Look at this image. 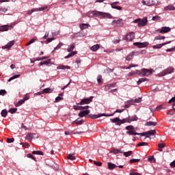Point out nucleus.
I'll return each instance as SVG.
<instances>
[{
    "mask_svg": "<svg viewBox=\"0 0 175 175\" xmlns=\"http://www.w3.org/2000/svg\"><path fill=\"white\" fill-rule=\"evenodd\" d=\"M6 94V90H0V95H5Z\"/></svg>",
    "mask_w": 175,
    "mask_h": 175,
    "instance_id": "nucleus-63",
    "label": "nucleus"
},
{
    "mask_svg": "<svg viewBox=\"0 0 175 175\" xmlns=\"http://www.w3.org/2000/svg\"><path fill=\"white\" fill-rule=\"evenodd\" d=\"M147 132H148V136H152L154 135H157V131L155 130H150Z\"/></svg>",
    "mask_w": 175,
    "mask_h": 175,
    "instance_id": "nucleus-30",
    "label": "nucleus"
},
{
    "mask_svg": "<svg viewBox=\"0 0 175 175\" xmlns=\"http://www.w3.org/2000/svg\"><path fill=\"white\" fill-rule=\"evenodd\" d=\"M111 116H114V113L107 115L106 113H99L97 115H89L90 118H92V120H95L96 118H100V117H111Z\"/></svg>",
    "mask_w": 175,
    "mask_h": 175,
    "instance_id": "nucleus-8",
    "label": "nucleus"
},
{
    "mask_svg": "<svg viewBox=\"0 0 175 175\" xmlns=\"http://www.w3.org/2000/svg\"><path fill=\"white\" fill-rule=\"evenodd\" d=\"M164 10H175L174 5H167L165 8H164Z\"/></svg>",
    "mask_w": 175,
    "mask_h": 175,
    "instance_id": "nucleus-29",
    "label": "nucleus"
},
{
    "mask_svg": "<svg viewBox=\"0 0 175 175\" xmlns=\"http://www.w3.org/2000/svg\"><path fill=\"white\" fill-rule=\"evenodd\" d=\"M9 28H10V25H5L0 26V32H5L6 31H9Z\"/></svg>",
    "mask_w": 175,
    "mask_h": 175,
    "instance_id": "nucleus-16",
    "label": "nucleus"
},
{
    "mask_svg": "<svg viewBox=\"0 0 175 175\" xmlns=\"http://www.w3.org/2000/svg\"><path fill=\"white\" fill-rule=\"evenodd\" d=\"M73 50H75V44H71L70 46L67 49L68 53H72Z\"/></svg>",
    "mask_w": 175,
    "mask_h": 175,
    "instance_id": "nucleus-36",
    "label": "nucleus"
},
{
    "mask_svg": "<svg viewBox=\"0 0 175 175\" xmlns=\"http://www.w3.org/2000/svg\"><path fill=\"white\" fill-rule=\"evenodd\" d=\"M129 120L130 121V123L132 122V121H137L138 118L136 115H134L133 116H129Z\"/></svg>",
    "mask_w": 175,
    "mask_h": 175,
    "instance_id": "nucleus-25",
    "label": "nucleus"
},
{
    "mask_svg": "<svg viewBox=\"0 0 175 175\" xmlns=\"http://www.w3.org/2000/svg\"><path fill=\"white\" fill-rule=\"evenodd\" d=\"M61 96H63L62 94H60L59 96L55 98V102H56V103L64 99V98H62Z\"/></svg>",
    "mask_w": 175,
    "mask_h": 175,
    "instance_id": "nucleus-39",
    "label": "nucleus"
},
{
    "mask_svg": "<svg viewBox=\"0 0 175 175\" xmlns=\"http://www.w3.org/2000/svg\"><path fill=\"white\" fill-rule=\"evenodd\" d=\"M111 122L113 124H116V125L120 126L122 124H125V122H128L129 124H131V120H129V118H126L124 119H120V118H115L113 119H110Z\"/></svg>",
    "mask_w": 175,
    "mask_h": 175,
    "instance_id": "nucleus-3",
    "label": "nucleus"
},
{
    "mask_svg": "<svg viewBox=\"0 0 175 175\" xmlns=\"http://www.w3.org/2000/svg\"><path fill=\"white\" fill-rule=\"evenodd\" d=\"M112 152L113 154H122V152L120 151L118 149H113Z\"/></svg>",
    "mask_w": 175,
    "mask_h": 175,
    "instance_id": "nucleus-54",
    "label": "nucleus"
},
{
    "mask_svg": "<svg viewBox=\"0 0 175 175\" xmlns=\"http://www.w3.org/2000/svg\"><path fill=\"white\" fill-rule=\"evenodd\" d=\"M57 69H62V70H65V69H70V66H60L57 67Z\"/></svg>",
    "mask_w": 175,
    "mask_h": 175,
    "instance_id": "nucleus-34",
    "label": "nucleus"
},
{
    "mask_svg": "<svg viewBox=\"0 0 175 175\" xmlns=\"http://www.w3.org/2000/svg\"><path fill=\"white\" fill-rule=\"evenodd\" d=\"M64 46V44L62 42H59L57 46L54 49L53 51H55V50H59V49H61Z\"/></svg>",
    "mask_w": 175,
    "mask_h": 175,
    "instance_id": "nucleus-45",
    "label": "nucleus"
},
{
    "mask_svg": "<svg viewBox=\"0 0 175 175\" xmlns=\"http://www.w3.org/2000/svg\"><path fill=\"white\" fill-rule=\"evenodd\" d=\"M34 155H44L43 152L39 150H34L32 152Z\"/></svg>",
    "mask_w": 175,
    "mask_h": 175,
    "instance_id": "nucleus-37",
    "label": "nucleus"
},
{
    "mask_svg": "<svg viewBox=\"0 0 175 175\" xmlns=\"http://www.w3.org/2000/svg\"><path fill=\"white\" fill-rule=\"evenodd\" d=\"M126 135H129L130 136H146V137H150V135L148 134V131L144 133H136V129L132 125L126 126L125 127Z\"/></svg>",
    "mask_w": 175,
    "mask_h": 175,
    "instance_id": "nucleus-1",
    "label": "nucleus"
},
{
    "mask_svg": "<svg viewBox=\"0 0 175 175\" xmlns=\"http://www.w3.org/2000/svg\"><path fill=\"white\" fill-rule=\"evenodd\" d=\"M138 162H140V159H133L130 160V163H137Z\"/></svg>",
    "mask_w": 175,
    "mask_h": 175,
    "instance_id": "nucleus-48",
    "label": "nucleus"
},
{
    "mask_svg": "<svg viewBox=\"0 0 175 175\" xmlns=\"http://www.w3.org/2000/svg\"><path fill=\"white\" fill-rule=\"evenodd\" d=\"M130 175H142V174L139 173V172H132V170L130 171Z\"/></svg>",
    "mask_w": 175,
    "mask_h": 175,
    "instance_id": "nucleus-59",
    "label": "nucleus"
},
{
    "mask_svg": "<svg viewBox=\"0 0 175 175\" xmlns=\"http://www.w3.org/2000/svg\"><path fill=\"white\" fill-rule=\"evenodd\" d=\"M142 3H143V5H146V6H155L158 5L159 2H158V0H148V1L143 0L142 1Z\"/></svg>",
    "mask_w": 175,
    "mask_h": 175,
    "instance_id": "nucleus-6",
    "label": "nucleus"
},
{
    "mask_svg": "<svg viewBox=\"0 0 175 175\" xmlns=\"http://www.w3.org/2000/svg\"><path fill=\"white\" fill-rule=\"evenodd\" d=\"M170 166H171V167H175V160L170 163Z\"/></svg>",
    "mask_w": 175,
    "mask_h": 175,
    "instance_id": "nucleus-64",
    "label": "nucleus"
},
{
    "mask_svg": "<svg viewBox=\"0 0 175 175\" xmlns=\"http://www.w3.org/2000/svg\"><path fill=\"white\" fill-rule=\"evenodd\" d=\"M81 29H87L88 27H90V25L88 23H82L79 25Z\"/></svg>",
    "mask_w": 175,
    "mask_h": 175,
    "instance_id": "nucleus-24",
    "label": "nucleus"
},
{
    "mask_svg": "<svg viewBox=\"0 0 175 175\" xmlns=\"http://www.w3.org/2000/svg\"><path fill=\"white\" fill-rule=\"evenodd\" d=\"M137 66H139L138 64H131L129 67L126 68V69H131V68H136Z\"/></svg>",
    "mask_w": 175,
    "mask_h": 175,
    "instance_id": "nucleus-56",
    "label": "nucleus"
},
{
    "mask_svg": "<svg viewBox=\"0 0 175 175\" xmlns=\"http://www.w3.org/2000/svg\"><path fill=\"white\" fill-rule=\"evenodd\" d=\"M28 99H29V95L25 94V96L23 100H24V102H25V100H28Z\"/></svg>",
    "mask_w": 175,
    "mask_h": 175,
    "instance_id": "nucleus-62",
    "label": "nucleus"
},
{
    "mask_svg": "<svg viewBox=\"0 0 175 175\" xmlns=\"http://www.w3.org/2000/svg\"><path fill=\"white\" fill-rule=\"evenodd\" d=\"M148 42H134L133 46H137L139 49H143V47H147L148 46Z\"/></svg>",
    "mask_w": 175,
    "mask_h": 175,
    "instance_id": "nucleus-11",
    "label": "nucleus"
},
{
    "mask_svg": "<svg viewBox=\"0 0 175 175\" xmlns=\"http://www.w3.org/2000/svg\"><path fill=\"white\" fill-rule=\"evenodd\" d=\"M14 44V40L10 41L6 45L2 46V49H10V47H12V46H13Z\"/></svg>",
    "mask_w": 175,
    "mask_h": 175,
    "instance_id": "nucleus-17",
    "label": "nucleus"
},
{
    "mask_svg": "<svg viewBox=\"0 0 175 175\" xmlns=\"http://www.w3.org/2000/svg\"><path fill=\"white\" fill-rule=\"evenodd\" d=\"M122 21V18H119L118 20L113 21L111 23V25H114L116 24H120Z\"/></svg>",
    "mask_w": 175,
    "mask_h": 175,
    "instance_id": "nucleus-35",
    "label": "nucleus"
},
{
    "mask_svg": "<svg viewBox=\"0 0 175 175\" xmlns=\"http://www.w3.org/2000/svg\"><path fill=\"white\" fill-rule=\"evenodd\" d=\"M111 89V87H110L109 84L105 85V91H110Z\"/></svg>",
    "mask_w": 175,
    "mask_h": 175,
    "instance_id": "nucleus-60",
    "label": "nucleus"
},
{
    "mask_svg": "<svg viewBox=\"0 0 175 175\" xmlns=\"http://www.w3.org/2000/svg\"><path fill=\"white\" fill-rule=\"evenodd\" d=\"M87 109H90V106H79V110H87Z\"/></svg>",
    "mask_w": 175,
    "mask_h": 175,
    "instance_id": "nucleus-51",
    "label": "nucleus"
},
{
    "mask_svg": "<svg viewBox=\"0 0 175 175\" xmlns=\"http://www.w3.org/2000/svg\"><path fill=\"white\" fill-rule=\"evenodd\" d=\"M21 144H22V146H23V147H25V148H29V147H30V145H29V144H28V143H21Z\"/></svg>",
    "mask_w": 175,
    "mask_h": 175,
    "instance_id": "nucleus-61",
    "label": "nucleus"
},
{
    "mask_svg": "<svg viewBox=\"0 0 175 175\" xmlns=\"http://www.w3.org/2000/svg\"><path fill=\"white\" fill-rule=\"evenodd\" d=\"M27 158H31V159L35 161V162L37 161L36 158H35V157H33V155H32V154H31V153L27 154Z\"/></svg>",
    "mask_w": 175,
    "mask_h": 175,
    "instance_id": "nucleus-47",
    "label": "nucleus"
},
{
    "mask_svg": "<svg viewBox=\"0 0 175 175\" xmlns=\"http://www.w3.org/2000/svg\"><path fill=\"white\" fill-rule=\"evenodd\" d=\"M166 37L163 36H158L154 38V40H163L165 39Z\"/></svg>",
    "mask_w": 175,
    "mask_h": 175,
    "instance_id": "nucleus-33",
    "label": "nucleus"
},
{
    "mask_svg": "<svg viewBox=\"0 0 175 175\" xmlns=\"http://www.w3.org/2000/svg\"><path fill=\"white\" fill-rule=\"evenodd\" d=\"M90 113V109H86L85 111H81L79 113L78 116L79 117L83 118L84 116H88Z\"/></svg>",
    "mask_w": 175,
    "mask_h": 175,
    "instance_id": "nucleus-15",
    "label": "nucleus"
},
{
    "mask_svg": "<svg viewBox=\"0 0 175 175\" xmlns=\"http://www.w3.org/2000/svg\"><path fill=\"white\" fill-rule=\"evenodd\" d=\"M94 99V96H90L89 98H85L81 100L79 103L77 105H80V106L83 105H90L91 102H92V100Z\"/></svg>",
    "mask_w": 175,
    "mask_h": 175,
    "instance_id": "nucleus-9",
    "label": "nucleus"
},
{
    "mask_svg": "<svg viewBox=\"0 0 175 175\" xmlns=\"http://www.w3.org/2000/svg\"><path fill=\"white\" fill-rule=\"evenodd\" d=\"M14 142V138H8L7 143H13Z\"/></svg>",
    "mask_w": 175,
    "mask_h": 175,
    "instance_id": "nucleus-57",
    "label": "nucleus"
},
{
    "mask_svg": "<svg viewBox=\"0 0 175 175\" xmlns=\"http://www.w3.org/2000/svg\"><path fill=\"white\" fill-rule=\"evenodd\" d=\"M100 47V46L97 44L92 46L90 48V50H92V51H98V50H99Z\"/></svg>",
    "mask_w": 175,
    "mask_h": 175,
    "instance_id": "nucleus-19",
    "label": "nucleus"
},
{
    "mask_svg": "<svg viewBox=\"0 0 175 175\" xmlns=\"http://www.w3.org/2000/svg\"><path fill=\"white\" fill-rule=\"evenodd\" d=\"M51 92H53V90L51 88H45L41 92V94H50Z\"/></svg>",
    "mask_w": 175,
    "mask_h": 175,
    "instance_id": "nucleus-22",
    "label": "nucleus"
},
{
    "mask_svg": "<svg viewBox=\"0 0 175 175\" xmlns=\"http://www.w3.org/2000/svg\"><path fill=\"white\" fill-rule=\"evenodd\" d=\"M8 111L11 114H14V113H16V111H17V108H11V109H9Z\"/></svg>",
    "mask_w": 175,
    "mask_h": 175,
    "instance_id": "nucleus-50",
    "label": "nucleus"
},
{
    "mask_svg": "<svg viewBox=\"0 0 175 175\" xmlns=\"http://www.w3.org/2000/svg\"><path fill=\"white\" fill-rule=\"evenodd\" d=\"M1 116H2V117H4V118H5V117L8 116V110H6V109H3V110L1 111Z\"/></svg>",
    "mask_w": 175,
    "mask_h": 175,
    "instance_id": "nucleus-38",
    "label": "nucleus"
},
{
    "mask_svg": "<svg viewBox=\"0 0 175 175\" xmlns=\"http://www.w3.org/2000/svg\"><path fill=\"white\" fill-rule=\"evenodd\" d=\"M49 7L45 6V7H41L40 8H34L32 9L31 10H29L27 12V14L30 15L32 14V13H33V12H47L49 10L48 9Z\"/></svg>",
    "mask_w": 175,
    "mask_h": 175,
    "instance_id": "nucleus-7",
    "label": "nucleus"
},
{
    "mask_svg": "<svg viewBox=\"0 0 175 175\" xmlns=\"http://www.w3.org/2000/svg\"><path fill=\"white\" fill-rule=\"evenodd\" d=\"M97 81L98 83H102V75H98L97 77Z\"/></svg>",
    "mask_w": 175,
    "mask_h": 175,
    "instance_id": "nucleus-58",
    "label": "nucleus"
},
{
    "mask_svg": "<svg viewBox=\"0 0 175 175\" xmlns=\"http://www.w3.org/2000/svg\"><path fill=\"white\" fill-rule=\"evenodd\" d=\"M86 15L88 17H102L103 18H113L111 14L99 11H90Z\"/></svg>",
    "mask_w": 175,
    "mask_h": 175,
    "instance_id": "nucleus-2",
    "label": "nucleus"
},
{
    "mask_svg": "<svg viewBox=\"0 0 175 175\" xmlns=\"http://www.w3.org/2000/svg\"><path fill=\"white\" fill-rule=\"evenodd\" d=\"M172 29L167 27H163L161 29H158L156 30V32H159V33H167V32H170Z\"/></svg>",
    "mask_w": 175,
    "mask_h": 175,
    "instance_id": "nucleus-10",
    "label": "nucleus"
},
{
    "mask_svg": "<svg viewBox=\"0 0 175 175\" xmlns=\"http://www.w3.org/2000/svg\"><path fill=\"white\" fill-rule=\"evenodd\" d=\"M148 146V143H147V142H140L137 144L138 147H143V146Z\"/></svg>",
    "mask_w": 175,
    "mask_h": 175,
    "instance_id": "nucleus-46",
    "label": "nucleus"
},
{
    "mask_svg": "<svg viewBox=\"0 0 175 175\" xmlns=\"http://www.w3.org/2000/svg\"><path fill=\"white\" fill-rule=\"evenodd\" d=\"M112 9H116L117 10H122V7L120 5H116L114 4H111Z\"/></svg>",
    "mask_w": 175,
    "mask_h": 175,
    "instance_id": "nucleus-28",
    "label": "nucleus"
},
{
    "mask_svg": "<svg viewBox=\"0 0 175 175\" xmlns=\"http://www.w3.org/2000/svg\"><path fill=\"white\" fill-rule=\"evenodd\" d=\"M18 77H20V75H14L12 76V77H10L9 79H8V82L10 83V81H12V80H14V79H18Z\"/></svg>",
    "mask_w": 175,
    "mask_h": 175,
    "instance_id": "nucleus-40",
    "label": "nucleus"
},
{
    "mask_svg": "<svg viewBox=\"0 0 175 175\" xmlns=\"http://www.w3.org/2000/svg\"><path fill=\"white\" fill-rule=\"evenodd\" d=\"M108 165V169H109V170H113L115 167H117V165H116V164H113L112 163L109 162L107 163Z\"/></svg>",
    "mask_w": 175,
    "mask_h": 175,
    "instance_id": "nucleus-21",
    "label": "nucleus"
},
{
    "mask_svg": "<svg viewBox=\"0 0 175 175\" xmlns=\"http://www.w3.org/2000/svg\"><path fill=\"white\" fill-rule=\"evenodd\" d=\"M144 81H149V79L147 78H141L138 80L137 84V85H140V84H142V83H144Z\"/></svg>",
    "mask_w": 175,
    "mask_h": 175,
    "instance_id": "nucleus-20",
    "label": "nucleus"
},
{
    "mask_svg": "<svg viewBox=\"0 0 175 175\" xmlns=\"http://www.w3.org/2000/svg\"><path fill=\"white\" fill-rule=\"evenodd\" d=\"M132 154H133V152L132 151H128V152H123V154L124 155V157H131V155H132Z\"/></svg>",
    "mask_w": 175,
    "mask_h": 175,
    "instance_id": "nucleus-42",
    "label": "nucleus"
},
{
    "mask_svg": "<svg viewBox=\"0 0 175 175\" xmlns=\"http://www.w3.org/2000/svg\"><path fill=\"white\" fill-rule=\"evenodd\" d=\"M146 125V126H157V123L156 122H147Z\"/></svg>",
    "mask_w": 175,
    "mask_h": 175,
    "instance_id": "nucleus-23",
    "label": "nucleus"
},
{
    "mask_svg": "<svg viewBox=\"0 0 175 175\" xmlns=\"http://www.w3.org/2000/svg\"><path fill=\"white\" fill-rule=\"evenodd\" d=\"M51 62V59H48V60H46L44 62H41L39 64V66H42L43 65H49V64H50Z\"/></svg>",
    "mask_w": 175,
    "mask_h": 175,
    "instance_id": "nucleus-26",
    "label": "nucleus"
},
{
    "mask_svg": "<svg viewBox=\"0 0 175 175\" xmlns=\"http://www.w3.org/2000/svg\"><path fill=\"white\" fill-rule=\"evenodd\" d=\"M79 120V118L75 120L74 122H75L76 125H81V124L84 122V120Z\"/></svg>",
    "mask_w": 175,
    "mask_h": 175,
    "instance_id": "nucleus-43",
    "label": "nucleus"
},
{
    "mask_svg": "<svg viewBox=\"0 0 175 175\" xmlns=\"http://www.w3.org/2000/svg\"><path fill=\"white\" fill-rule=\"evenodd\" d=\"M94 165H96V166H102L103 163L100 161H94Z\"/></svg>",
    "mask_w": 175,
    "mask_h": 175,
    "instance_id": "nucleus-53",
    "label": "nucleus"
},
{
    "mask_svg": "<svg viewBox=\"0 0 175 175\" xmlns=\"http://www.w3.org/2000/svg\"><path fill=\"white\" fill-rule=\"evenodd\" d=\"M38 38L36 37H34L33 39L30 40L27 44L26 46H29V44H32V43H35Z\"/></svg>",
    "mask_w": 175,
    "mask_h": 175,
    "instance_id": "nucleus-27",
    "label": "nucleus"
},
{
    "mask_svg": "<svg viewBox=\"0 0 175 175\" xmlns=\"http://www.w3.org/2000/svg\"><path fill=\"white\" fill-rule=\"evenodd\" d=\"M162 109H165V106L163 105L157 107L156 110H162Z\"/></svg>",
    "mask_w": 175,
    "mask_h": 175,
    "instance_id": "nucleus-55",
    "label": "nucleus"
},
{
    "mask_svg": "<svg viewBox=\"0 0 175 175\" xmlns=\"http://www.w3.org/2000/svg\"><path fill=\"white\" fill-rule=\"evenodd\" d=\"M67 159H69L70 161H76V157L73 156L72 154H69L67 156Z\"/></svg>",
    "mask_w": 175,
    "mask_h": 175,
    "instance_id": "nucleus-31",
    "label": "nucleus"
},
{
    "mask_svg": "<svg viewBox=\"0 0 175 175\" xmlns=\"http://www.w3.org/2000/svg\"><path fill=\"white\" fill-rule=\"evenodd\" d=\"M26 139L27 140H32V139H33V135H32V133H27V135L26 136Z\"/></svg>",
    "mask_w": 175,
    "mask_h": 175,
    "instance_id": "nucleus-41",
    "label": "nucleus"
},
{
    "mask_svg": "<svg viewBox=\"0 0 175 175\" xmlns=\"http://www.w3.org/2000/svg\"><path fill=\"white\" fill-rule=\"evenodd\" d=\"M133 39H135V32L131 31L126 36V40L129 42H131Z\"/></svg>",
    "mask_w": 175,
    "mask_h": 175,
    "instance_id": "nucleus-13",
    "label": "nucleus"
},
{
    "mask_svg": "<svg viewBox=\"0 0 175 175\" xmlns=\"http://www.w3.org/2000/svg\"><path fill=\"white\" fill-rule=\"evenodd\" d=\"M137 75H142L143 74V76H150V75H152V70H148L147 68H142L141 70H136Z\"/></svg>",
    "mask_w": 175,
    "mask_h": 175,
    "instance_id": "nucleus-5",
    "label": "nucleus"
},
{
    "mask_svg": "<svg viewBox=\"0 0 175 175\" xmlns=\"http://www.w3.org/2000/svg\"><path fill=\"white\" fill-rule=\"evenodd\" d=\"M134 23L135 24H138V27H146L147 24H148V19L147 18V16L144 17L142 18H137L134 21Z\"/></svg>",
    "mask_w": 175,
    "mask_h": 175,
    "instance_id": "nucleus-4",
    "label": "nucleus"
},
{
    "mask_svg": "<svg viewBox=\"0 0 175 175\" xmlns=\"http://www.w3.org/2000/svg\"><path fill=\"white\" fill-rule=\"evenodd\" d=\"M152 20L153 21H158V20H161V16H153Z\"/></svg>",
    "mask_w": 175,
    "mask_h": 175,
    "instance_id": "nucleus-52",
    "label": "nucleus"
},
{
    "mask_svg": "<svg viewBox=\"0 0 175 175\" xmlns=\"http://www.w3.org/2000/svg\"><path fill=\"white\" fill-rule=\"evenodd\" d=\"M24 100L23 99H21L20 100L16 105V107H19V106H21V105H23V103H24Z\"/></svg>",
    "mask_w": 175,
    "mask_h": 175,
    "instance_id": "nucleus-44",
    "label": "nucleus"
},
{
    "mask_svg": "<svg viewBox=\"0 0 175 175\" xmlns=\"http://www.w3.org/2000/svg\"><path fill=\"white\" fill-rule=\"evenodd\" d=\"M8 12L7 8H0V14H5Z\"/></svg>",
    "mask_w": 175,
    "mask_h": 175,
    "instance_id": "nucleus-49",
    "label": "nucleus"
},
{
    "mask_svg": "<svg viewBox=\"0 0 175 175\" xmlns=\"http://www.w3.org/2000/svg\"><path fill=\"white\" fill-rule=\"evenodd\" d=\"M148 161L151 162V163H155V162H157V160L154 156H149Z\"/></svg>",
    "mask_w": 175,
    "mask_h": 175,
    "instance_id": "nucleus-32",
    "label": "nucleus"
},
{
    "mask_svg": "<svg viewBox=\"0 0 175 175\" xmlns=\"http://www.w3.org/2000/svg\"><path fill=\"white\" fill-rule=\"evenodd\" d=\"M135 54H136V52L133 51L127 55V56L126 57V61H131V59L133 58V55H135Z\"/></svg>",
    "mask_w": 175,
    "mask_h": 175,
    "instance_id": "nucleus-18",
    "label": "nucleus"
},
{
    "mask_svg": "<svg viewBox=\"0 0 175 175\" xmlns=\"http://www.w3.org/2000/svg\"><path fill=\"white\" fill-rule=\"evenodd\" d=\"M173 70H174L173 67H169L162 72V76H166V75L173 73Z\"/></svg>",
    "mask_w": 175,
    "mask_h": 175,
    "instance_id": "nucleus-12",
    "label": "nucleus"
},
{
    "mask_svg": "<svg viewBox=\"0 0 175 175\" xmlns=\"http://www.w3.org/2000/svg\"><path fill=\"white\" fill-rule=\"evenodd\" d=\"M170 43H172V41H169L167 42H164V43H162V44H158L157 45H154L152 46V49H161L163 46H166V44H169Z\"/></svg>",
    "mask_w": 175,
    "mask_h": 175,
    "instance_id": "nucleus-14",
    "label": "nucleus"
}]
</instances>
